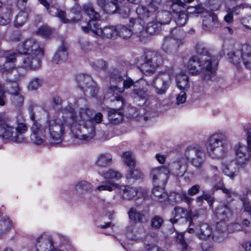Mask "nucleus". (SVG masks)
Segmentation results:
<instances>
[{
    "label": "nucleus",
    "mask_w": 251,
    "mask_h": 251,
    "mask_svg": "<svg viewBox=\"0 0 251 251\" xmlns=\"http://www.w3.org/2000/svg\"><path fill=\"white\" fill-rule=\"evenodd\" d=\"M65 123L75 138L81 142H89L96 136L95 125L100 124L103 115L96 113L92 116V110L87 106L80 107L74 112L71 107H67Z\"/></svg>",
    "instance_id": "nucleus-1"
},
{
    "label": "nucleus",
    "mask_w": 251,
    "mask_h": 251,
    "mask_svg": "<svg viewBox=\"0 0 251 251\" xmlns=\"http://www.w3.org/2000/svg\"><path fill=\"white\" fill-rule=\"evenodd\" d=\"M62 119H57L54 116L48 115L43 124L38 122L32 123L30 127V138L36 145H43L46 142L47 129L49 131L48 140L50 144L55 145L62 141V135L68 126L65 123L66 110L62 112Z\"/></svg>",
    "instance_id": "nucleus-2"
},
{
    "label": "nucleus",
    "mask_w": 251,
    "mask_h": 251,
    "mask_svg": "<svg viewBox=\"0 0 251 251\" xmlns=\"http://www.w3.org/2000/svg\"><path fill=\"white\" fill-rule=\"evenodd\" d=\"M115 85H111L108 95H112L111 100H116L119 104V107L124 109L126 106V101L124 99L118 95L119 93H123L125 89L130 88L133 86V93L137 96L140 102L138 103L139 105H145L152 108L153 106L150 105L151 100L147 99L146 91L147 88L145 87V83L147 84L146 79H141L135 82L129 77L122 78L120 75L111 76L110 84L114 83Z\"/></svg>",
    "instance_id": "nucleus-3"
},
{
    "label": "nucleus",
    "mask_w": 251,
    "mask_h": 251,
    "mask_svg": "<svg viewBox=\"0 0 251 251\" xmlns=\"http://www.w3.org/2000/svg\"><path fill=\"white\" fill-rule=\"evenodd\" d=\"M16 51L25 55L19 63V67L27 70H36L40 67L43 51L35 39L29 38L19 44Z\"/></svg>",
    "instance_id": "nucleus-4"
},
{
    "label": "nucleus",
    "mask_w": 251,
    "mask_h": 251,
    "mask_svg": "<svg viewBox=\"0 0 251 251\" xmlns=\"http://www.w3.org/2000/svg\"><path fill=\"white\" fill-rule=\"evenodd\" d=\"M28 130L25 119L22 114L14 120L5 115L0 116V137L19 143L23 140V134Z\"/></svg>",
    "instance_id": "nucleus-5"
},
{
    "label": "nucleus",
    "mask_w": 251,
    "mask_h": 251,
    "mask_svg": "<svg viewBox=\"0 0 251 251\" xmlns=\"http://www.w3.org/2000/svg\"><path fill=\"white\" fill-rule=\"evenodd\" d=\"M227 138L223 132H215L207 139L205 147L207 155L214 159L224 157L227 150Z\"/></svg>",
    "instance_id": "nucleus-6"
},
{
    "label": "nucleus",
    "mask_w": 251,
    "mask_h": 251,
    "mask_svg": "<svg viewBox=\"0 0 251 251\" xmlns=\"http://www.w3.org/2000/svg\"><path fill=\"white\" fill-rule=\"evenodd\" d=\"M228 56L234 65L244 66L251 69V46L248 44H242L228 53Z\"/></svg>",
    "instance_id": "nucleus-7"
},
{
    "label": "nucleus",
    "mask_w": 251,
    "mask_h": 251,
    "mask_svg": "<svg viewBox=\"0 0 251 251\" xmlns=\"http://www.w3.org/2000/svg\"><path fill=\"white\" fill-rule=\"evenodd\" d=\"M116 189V194L113 196V200L120 203L125 201H131L135 197L144 200L146 196V192L141 193L138 188L128 185L119 184Z\"/></svg>",
    "instance_id": "nucleus-8"
},
{
    "label": "nucleus",
    "mask_w": 251,
    "mask_h": 251,
    "mask_svg": "<svg viewBox=\"0 0 251 251\" xmlns=\"http://www.w3.org/2000/svg\"><path fill=\"white\" fill-rule=\"evenodd\" d=\"M172 76L170 73H159L152 81L146 79L145 87L151 85L158 95L165 94L171 82Z\"/></svg>",
    "instance_id": "nucleus-9"
},
{
    "label": "nucleus",
    "mask_w": 251,
    "mask_h": 251,
    "mask_svg": "<svg viewBox=\"0 0 251 251\" xmlns=\"http://www.w3.org/2000/svg\"><path fill=\"white\" fill-rule=\"evenodd\" d=\"M161 61V58L156 52H148L140 57L139 68L144 74L148 75L154 72Z\"/></svg>",
    "instance_id": "nucleus-10"
},
{
    "label": "nucleus",
    "mask_w": 251,
    "mask_h": 251,
    "mask_svg": "<svg viewBox=\"0 0 251 251\" xmlns=\"http://www.w3.org/2000/svg\"><path fill=\"white\" fill-rule=\"evenodd\" d=\"M16 57L17 54L15 53L5 56L4 64L0 65V72L3 75H7L6 80L9 82H17L23 77L21 74H19L17 69L13 68L14 66L12 64L16 60Z\"/></svg>",
    "instance_id": "nucleus-11"
},
{
    "label": "nucleus",
    "mask_w": 251,
    "mask_h": 251,
    "mask_svg": "<svg viewBox=\"0 0 251 251\" xmlns=\"http://www.w3.org/2000/svg\"><path fill=\"white\" fill-rule=\"evenodd\" d=\"M247 142L248 146L238 143L234 147L236 160L240 164H243L251 159V129L247 131Z\"/></svg>",
    "instance_id": "nucleus-12"
},
{
    "label": "nucleus",
    "mask_w": 251,
    "mask_h": 251,
    "mask_svg": "<svg viewBox=\"0 0 251 251\" xmlns=\"http://www.w3.org/2000/svg\"><path fill=\"white\" fill-rule=\"evenodd\" d=\"M185 156L191 163L198 168H201L204 161V153L202 148L199 145L188 147Z\"/></svg>",
    "instance_id": "nucleus-13"
},
{
    "label": "nucleus",
    "mask_w": 251,
    "mask_h": 251,
    "mask_svg": "<svg viewBox=\"0 0 251 251\" xmlns=\"http://www.w3.org/2000/svg\"><path fill=\"white\" fill-rule=\"evenodd\" d=\"M90 25L91 31L97 36L113 39L118 36L117 25H108L101 28L99 23L93 22H91Z\"/></svg>",
    "instance_id": "nucleus-14"
},
{
    "label": "nucleus",
    "mask_w": 251,
    "mask_h": 251,
    "mask_svg": "<svg viewBox=\"0 0 251 251\" xmlns=\"http://www.w3.org/2000/svg\"><path fill=\"white\" fill-rule=\"evenodd\" d=\"M217 62L215 57L206 56L201 58V77L206 80H211L215 76Z\"/></svg>",
    "instance_id": "nucleus-15"
},
{
    "label": "nucleus",
    "mask_w": 251,
    "mask_h": 251,
    "mask_svg": "<svg viewBox=\"0 0 251 251\" xmlns=\"http://www.w3.org/2000/svg\"><path fill=\"white\" fill-rule=\"evenodd\" d=\"M129 26L130 27H128L124 25H118V36L123 38H127L130 37L133 33L135 34L140 33L144 29L143 24L138 20H130Z\"/></svg>",
    "instance_id": "nucleus-16"
},
{
    "label": "nucleus",
    "mask_w": 251,
    "mask_h": 251,
    "mask_svg": "<svg viewBox=\"0 0 251 251\" xmlns=\"http://www.w3.org/2000/svg\"><path fill=\"white\" fill-rule=\"evenodd\" d=\"M170 172L169 168L166 166L152 168L151 171V176L154 185L165 184L168 178Z\"/></svg>",
    "instance_id": "nucleus-17"
},
{
    "label": "nucleus",
    "mask_w": 251,
    "mask_h": 251,
    "mask_svg": "<svg viewBox=\"0 0 251 251\" xmlns=\"http://www.w3.org/2000/svg\"><path fill=\"white\" fill-rule=\"evenodd\" d=\"M83 10L85 13L89 17L90 20L86 25H81V29L82 31L85 33H88L90 30V23L91 22L94 23H98L97 21L100 19V16L99 14L95 11L92 5L90 3H86L83 5Z\"/></svg>",
    "instance_id": "nucleus-18"
},
{
    "label": "nucleus",
    "mask_w": 251,
    "mask_h": 251,
    "mask_svg": "<svg viewBox=\"0 0 251 251\" xmlns=\"http://www.w3.org/2000/svg\"><path fill=\"white\" fill-rule=\"evenodd\" d=\"M182 42L180 39L173 37L172 35L165 36L162 45V50L167 53H175Z\"/></svg>",
    "instance_id": "nucleus-19"
},
{
    "label": "nucleus",
    "mask_w": 251,
    "mask_h": 251,
    "mask_svg": "<svg viewBox=\"0 0 251 251\" xmlns=\"http://www.w3.org/2000/svg\"><path fill=\"white\" fill-rule=\"evenodd\" d=\"M81 88L85 92H89L92 96H94L98 91L92 77L89 75L80 76L79 78Z\"/></svg>",
    "instance_id": "nucleus-20"
},
{
    "label": "nucleus",
    "mask_w": 251,
    "mask_h": 251,
    "mask_svg": "<svg viewBox=\"0 0 251 251\" xmlns=\"http://www.w3.org/2000/svg\"><path fill=\"white\" fill-rule=\"evenodd\" d=\"M194 214L195 213L188 211L182 207L176 206L174 208V210L172 212L174 218L171 219L170 221L173 224L177 223L180 219H182L183 221L186 222L188 219L191 218Z\"/></svg>",
    "instance_id": "nucleus-21"
},
{
    "label": "nucleus",
    "mask_w": 251,
    "mask_h": 251,
    "mask_svg": "<svg viewBox=\"0 0 251 251\" xmlns=\"http://www.w3.org/2000/svg\"><path fill=\"white\" fill-rule=\"evenodd\" d=\"M34 251H53L52 242L46 236H41L36 240Z\"/></svg>",
    "instance_id": "nucleus-22"
},
{
    "label": "nucleus",
    "mask_w": 251,
    "mask_h": 251,
    "mask_svg": "<svg viewBox=\"0 0 251 251\" xmlns=\"http://www.w3.org/2000/svg\"><path fill=\"white\" fill-rule=\"evenodd\" d=\"M94 163L98 167H108L112 164V156L107 152L100 153L95 157Z\"/></svg>",
    "instance_id": "nucleus-23"
},
{
    "label": "nucleus",
    "mask_w": 251,
    "mask_h": 251,
    "mask_svg": "<svg viewBox=\"0 0 251 251\" xmlns=\"http://www.w3.org/2000/svg\"><path fill=\"white\" fill-rule=\"evenodd\" d=\"M187 70L190 74L194 75L201 73V58L196 56L191 57L188 62Z\"/></svg>",
    "instance_id": "nucleus-24"
},
{
    "label": "nucleus",
    "mask_w": 251,
    "mask_h": 251,
    "mask_svg": "<svg viewBox=\"0 0 251 251\" xmlns=\"http://www.w3.org/2000/svg\"><path fill=\"white\" fill-rule=\"evenodd\" d=\"M164 16L167 17L166 21H161L157 22L156 21H152L148 24L146 27V32L150 34H153L159 30V28L162 25L168 24L170 22V14L168 12H165Z\"/></svg>",
    "instance_id": "nucleus-25"
},
{
    "label": "nucleus",
    "mask_w": 251,
    "mask_h": 251,
    "mask_svg": "<svg viewBox=\"0 0 251 251\" xmlns=\"http://www.w3.org/2000/svg\"><path fill=\"white\" fill-rule=\"evenodd\" d=\"M212 233V229L207 223H202L198 225L197 235L199 238L205 240L210 237Z\"/></svg>",
    "instance_id": "nucleus-26"
},
{
    "label": "nucleus",
    "mask_w": 251,
    "mask_h": 251,
    "mask_svg": "<svg viewBox=\"0 0 251 251\" xmlns=\"http://www.w3.org/2000/svg\"><path fill=\"white\" fill-rule=\"evenodd\" d=\"M226 14L224 16V21L227 23H231L233 21V15H238L239 13V7L235 6V4H230L229 0H226Z\"/></svg>",
    "instance_id": "nucleus-27"
},
{
    "label": "nucleus",
    "mask_w": 251,
    "mask_h": 251,
    "mask_svg": "<svg viewBox=\"0 0 251 251\" xmlns=\"http://www.w3.org/2000/svg\"><path fill=\"white\" fill-rule=\"evenodd\" d=\"M216 214L221 221H228L232 217V212L227 205H220L216 209Z\"/></svg>",
    "instance_id": "nucleus-28"
},
{
    "label": "nucleus",
    "mask_w": 251,
    "mask_h": 251,
    "mask_svg": "<svg viewBox=\"0 0 251 251\" xmlns=\"http://www.w3.org/2000/svg\"><path fill=\"white\" fill-rule=\"evenodd\" d=\"M218 18L217 15L214 13L204 17L202 22V28L205 30H210L213 29L217 24Z\"/></svg>",
    "instance_id": "nucleus-29"
},
{
    "label": "nucleus",
    "mask_w": 251,
    "mask_h": 251,
    "mask_svg": "<svg viewBox=\"0 0 251 251\" xmlns=\"http://www.w3.org/2000/svg\"><path fill=\"white\" fill-rule=\"evenodd\" d=\"M151 198L154 201H158L160 202L165 201L169 197L167 194L165 192L163 187L159 186H155L152 190Z\"/></svg>",
    "instance_id": "nucleus-30"
},
{
    "label": "nucleus",
    "mask_w": 251,
    "mask_h": 251,
    "mask_svg": "<svg viewBox=\"0 0 251 251\" xmlns=\"http://www.w3.org/2000/svg\"><path fill=\"white\" fill-rule=\"evenodd\" d=\"M67 56V48L64 45H62L53 56L51 61L53 64H59L65 61Z\"/></svg>",
    "instance_id": "nucleus-31"
},
{
    "label": "nucleus",
    "mask_w": 251,
    "mask_h": 251,
    "mask_svg": "<svg viewBox=\"0 0 251 251\" xmlns=\"http://www.w3.org/2000/svg\"><path fill=\"white\" fill-rule=\"evenodd\" d=\"M176 82L177 87L180 90H187L190 87L189 78L187 75L180 73L176 75Z\"/></svg>",
    "instance_id": "nucleus-32"
},
{
    "label": "nucleus",
    "mask_w": 251,
    "mask_h": 251,
    "mask_svg": "<svg viewBox=\"0 0 251 251\" xmlns=\"http://www.w3.org/2000/svg\"><path fill=\"white\" fill-rule=\"evenodd\" d=\"M173 174L177 176H183L187 171V165L181 161L174 162L171 165Z\"/></svg>",
    "instance_id": "nucleus-33"
},
{
    "label": "nucleus",
    "mask_w": 251,
    "mask_h": 251,
    "mask_svg": "<svg viewBox=\"0 0 251 251\" xmlns=\"http://www.w3.org/2000/svg\"><path fill=\"white\" fill-rule=\"evenodd\" d=\"M156 241L154 238L147 235L144 241L145 248L147 251H165L156 245Z\"/></svg>",
    "instance_id": "nucleus-34"
},
{
    "label": "nucleus",
    "mask_w": 251,
    "mask_h": 251,
    "mask_svg": "<svg viewBox=\"0 0 251 251\" xmlns=\"http://www.w3.org/2000/svg\"><path fill=\"white\" fill-rule=\"evenodd\" d=\"M200 189V186L199 185L196 184L193 185L188 190L187 194L185 193L182 194L181 200L188 204H190L193 201V199L188 195H195L199 192Z\"/></svg>",
    "instance_id": "nucleus-35"
},
{
    "label": "nucleus",
    "mask_w": 251,
    "mask_h": 251,
    "mask_svg": "<svg viewBox=\"0 0 251 251\" xmlns=\"http://www.w3.org/2000/svg\"><path fill=\"white\" fill-rule=\"evenodd\" d=\"M238 165L235 161H231L229 164H225L223 168V173L230 178H233L238 173Z\"/></svg>",
    "instance_id": "nucleus-36"
},
{
    "label": "nucleus",
    "mask_w": 251,
    "mask_h": 251,
    "mask_svg": "<svg viewBox=\"0 0 251 251\" xmlns=\"http://www.w3.org/2000/svg\"><path fill=\"white\" fill-rule=\"evenodd\" d=\"M108 118L110 123L118 124L123 120V115L120 111L112 109L108 111Z\"/></svg>",
    "instance_id": "nucleus-37"
},
{
    "label": "nucleus",
    "mask_w": 251,
    "mask_h": 251,
    "mask_svg": "<svg viewBox=\"0 0 251 251\" xmlns=\"http://www.w3.org/2000/svg\"><path fill=\"white\" fill-rule=\"evenodd\" d=\"M198 215L195 213L191 218L188 219L185 222L186 225L188 226L186 231L190 234H196L198 225H196V220L198 218Z\"/></svg>",
    "instance_id": "nucleus-38"
},
{
    "label": "nucleus",
    "mask_w": 251,
    "mask_h": 251,
    "mask_svg": "<svg viewBox=\"0 0 251 251\" xmlns=\"http://www.w3.org/2000/svg\"><path fill=\"white\" fill-rule=\"evenodd\" d=\"M52 10H49V14L53 16L57 17L63 23L66 24L71 22L70 19L66 17L65 11L58 8L51 6Z\"/></svg>",
    "instance_id": "nucleus-39"
},
{
    "label": "nucleus",
    "mask_w": 251,
    "mask_h": 251,
    "mask_svg": "<svg viewBox=\"0 0 251 251\" xmlns=\"http://www.w3.org/2000/svg\"><path fill=\"white\" fill-rule=\"evenodd\" d=\"M128 215L129 219L135 223L142 222L145 216L142 212L137 211L134 208H131L129 210Z\"/></svg>",
    "instance_id": "nucleus-40"
},
{
    "label": "nucleus",
    "mask_w": 251,
    "mask_h": 251,
    "mask_svg": "<svg viewBox=\"0 0 251 251\" xmlns=\"http://www.w3.org/2000/svg\"><path fill=\"white\" fill-rule=\"evenodd\" d=\"M184 233L185 232L177 233L176 243L181 251H188L189 247L185 240Z\"/></svg>",
    "instance_id": "nucleus-41"
},
{
    "label": "nucleus",
    "mask_w": 251,
    "mask_h": 251,
    "mask_svg": "<svg viewBox=\"0 0 251 251\" xmlns=\"http://www.w3.org/2000/svg\"><path fill=\"white\" fill-rule=\"evenodd\" d=\"M124 162L129 168H134L135 165V158L133 154L130 151H125L121 155Z\"/></svg>",
    "instance_id": "nucleus-42"
},
{
    "label": "nucleus",
    "mask_w": 251,
    "mask_h": 251,
    "mask_svg": "<svg viewBox=\"0 0 251 251\" xmlns=\"http://www.w3.org/2000/svg\"><path fill=\"white\" fill-rule=\"evenodd\" d=\"M70 12L74 15L70 19L71 22H78L81 21L82 19L81 8L79 4H75L70 9Z\"/></svg>",
    "instance_id": "nucleus-43"
},
{
    "label": "nucleus",
    "mask_w": 251,
    "mask_h": 251,
    "mask_svg": "<svg viewBox=\"0 0 251 251\" xmlns=\"http://www.w3.org/2000/svg\"><path fill=\"white\" fill-rule=\"evenodd\" d=\"M93 188V185L89 182L83 180L77 182L75 185V190L79 193L88 192Z\"/></svg>",
    "instance_id": "nucleus-44"
},
{
    "label": "nucleus",
    "mask_w": 251,
    "mask_h": 251,
    "mask_svg": "<svg viewBox=\"0 0 251 251\" xmlns=\"http://www.w3.org/2000/svg\"><path fill=\"white\" fill-rule=\"evenodd\" d=\"M119 187V183L114 182H110L107 184H103L96 187V192H101L103 191H107L112 192Z\"/></svg>",
    "instance_id": "nucleus-45"
},
{
    "label": "nucleus",
    "mask_w": 251,
    "mask_h": 251,
    "mask_svg": "<svg viewBox=\"0 0 251 251\" xmlns=\"http://www.w3.org/2000/svg\"><path fill=\"white\" fill-rule=\"evenodd\" d=\"M176 13L175 20L176 24L180 26L185 25L187 20V15L186 13L180 11H174Z\"/></svg>",
    "instance_id": "nucleus-46"
},
{
    "label": "nucleus",
    "mask_w": 251,
    "mask_h": 251,
    "mask_svg": "<svg viewBox=\"0 0 251 251\" xmlns=\"http://www.w3.org/2000/svg\"><path fill=\"white\" fill-rule=\"evenodd\" d=\"M203 200L207 201L209 205L211 206L213 204V198L212 196L207 192H203L201 196L197 198L196 202L199 206H201L202 204Z\"/></svg>",
    "instance_id": "nucleus-47"
},
{
    "label": "nucleus",
    "mask_w": 251,
    "mask_h": 251,
    "mask_svg": "<svg viewBox=\"0 0 251 251\" xmlns=\"http://www.w3.org/2000/svg\"><path fill=\"white\" fill-rule=\"evenodd\" d=\"M101 176H102L105 179L113 178L119 179L122 177V175L120 172L112 169H109L108 170L103 172L101 174Z\"/></svg>",
    "instance_id": "nucleus-48"
},
{
    "label": "nucleus",
    "mask_w": 251,
    "mask_h": 251,
    "mask_svg": "<svg viewBox=\"0 0 251 251\" xmlns=\"http://www.w3.org/2000/svg\"><path fill=\"white\" fill-rule=\"evenodd\" d=\"M27 18V14L24 11H20L17 15L14 20V25L15 26L20 27L22 26L26 21Z\"/></svg>",
    "instance_id": "nucleus-49"
},
{
    "label": "nucleus",
    "mask_w": 251,
    "mask_h": 251,
    "mask_svg": "<svg viewBox=\"0 0 251 251\" xmlns=\"http://www.w3.org/2000/svg\"><path fill=\"white\" fill-rule=\"evenodd\" d=\"M14 225L13 222L9 218H3L0 221V232L4 233L7 231Z\"/></svg>",
    "instance_id": "nucleus-50"
},
{
    "label": "nucleus",
    "mask_w": 251,
    "mask_h": 251,
    "mask_svg": "<svg viewBox=\"0 0 251 251\" xmlns=\"http://www.w3.org/2000/svg\"><path fill=\"white\" fill-rule=\"evenodd\" d=\"M24 97L20 92L10 96L12 103L16 106L21 105L24 102Z\"/></svg>",
    "instance_id": "nucleus-51"
},
{
    "label": "nucleus",
    "mask_w": 251,
    "mask_h": 251,
    "mask_svg": "<svg viewBox=\"0 0 251 251\" xmlns=\"http://www.w3.org/2000/svg\"><path fill=\"white\" fill-rule=\"evenodd\" d=\"M213 179L214 181L213 183H214V188L215 190H222L225 187L222 179L219 174H215Z\"/></svg>",
    "instance_id": "nucleus-52"
},
{
    "label": "nucleus",
    "mask_w": 251,
    "mask_h": 251,
    "mask_svg": "<svg viewBox=\"0 0 251 251\" xmlns=\"http://www.w3.org/2000/svg\"><path fill=\"white\" fill-rule=\"evenodd\" d=\"M133 228V226H128L126 230V236L129 240L137 241L140 238V237L135 234Z\"/></svg>",
    "instance_id": "nucleus-53"
},
{
    "label": "nucleus",
    "mask_w": 251,
    "mask_h": 251,
    "mask_svg": "<svg viewBox=\"0 0 251 251\" xmlns=\"http://www.w3.org/2000/svg\"><path fill=\"white\" fill-rule=\"evenodd\" d=\"M11 11L5 10V12L0 15V25H6L10 22Z\"/></svg>",
    "instance_id": "nucleus-54"
},
{
    "label": "nucleus",
    "mask_w": 251,
    "mask_h": 251,
    "mask_svg": "<svg viewBox=\"0 0 251 251\" xmlns=\"http://www.w3.org/2000/svg\"><path fill=\"white\" fill-rule=\"evenodd\" d=\"M52 32L51 29L47 25L41 26L36 31V34L44 38L48 37Z\"/></svg>",
    "instance_id": "nucleus-55"
},
{
    "label": "nucleus",
    "mask_w": 251,
    "mask_h": 251,
    "mask_svg": "<svg viewBox=\"0 0 251 251\" xmlns=\"http://www.w3.org/2000/svg\"><path fill=\"white\" fill-rule=\"evenodd\" d=\"M163 223V219L159 216H155L151 220V226L154 229L160 228Z\"/></svg>",
    "instance_id": "nucleus-56"
},
{
    "label": "nucleus",
    "mask_w": 251,
    "mask_h": 251,
    "mask_svg": "<svg viewBox=\"0 0 251 251\" xmlns=\"http://www.w3.org/2000/svg\"><path fill=\"white\" fill-rule=\"evenodd\" d=\"M11 84L7 86L8 93L11 95L20 92V87L17 82H12Z\"/></svg>",
    "instance_id": "nucleus-57"
},
{
    "label": "nucleus",
    "mask_w": 251,
    "mask_h": 251,
    "mask_svg": "<svg viewBox=\"0 0 251 251\" xmlns=\"http://www.w3.org/2000/svg\"><path fill=\"white\" fill-rule=\"evenodd\" d=\"M130 170L128 176H127V177L137 179L142 177V173L139 170L135 169V165L134 166V168L132 167L131 169H130Z\"/></svg>",
    "instance_id": "nucleus-58"
},
{
    "label": "nucleus",
    "mask_w": 251,
    "mask_h": 251,
    "mask_svg": "<svg viewBox=\"0 0 251 251\" xmlns=\"http://www.w3.org/2000/svg\"><path fill=\"white\" fill-rule=\"evenodd\" d=\"M136 13L140 19H144L149 17L148 10L146 7L139 5L136 8Z\"/></svg>",
    "instance_id": "nucleus-59"
},
{
    "label": "nucleus",
    "mask_w": 251,
    "mask_h": 251,
    "mask_svg": "<svg viewBox=\"0 0 251 251\" xmlns=\"http://www.w3.org/2000/svg\"><path fill=\"white\" fill-rule=\"evenodd\" d=\"M41 80L37 78H35L31 80L29 82L28 88L29 90H36L41 85Z\"/></svg>",
    "instance_id": "nucleus-60"
},
{
    "label": "nucleus",
    "mask_w": 251,
    "mask_h": 251,
    "mask_svg": "<svg viewBox=\"0 0 251 251\" xmlns=\"http://www.w3.org/2000/svg\"><path fill=\"white\" fill-rule=\"evenodd\" d=\"M79 45L81 49L86 52L90 51L93 46L90 42L85 40H81L79 41Z\"/></svg>",
    "instance_id": "nucleus-61"
},
{
    "label": "nucleus",
    "mask_w": 251,
    "mask_h": 251,
    "mask_svg": "<svg viewBox=\"0 0 251 251\" xmlns=\"http://www.w3.org/2000/svg\"><path fill=\"white\" fill-rule=\"evenodd\" d=\"M186 91L187 90H181L180 93L176 96V104L179 105L184 103L186 100Z\"/></svg>",
    "instance_id": "nucleus-62"
},
{
    "label": "nucleus",
    "mask_w": 251,
    "mask_h": 251,
    "mask_svg": "<svg viewBox=\"0 0 251 251\" xmlns=\"http://www.w3.org/2000/svg\"><path fill=\"white\" fill-rule=\"evenodd\" d=\"M204 8L201 6H189L187 8V11L188 14H199L202 13Z\"/></svg>",
    "instance_id": "nucleus-63"
},
{
    "label": "nucleus",
    "mask_w": 251,
    "mask_h": 251,
    "mask_svg": "<svg viewBox=\"0 0 251 251\" xmlns=\"http://www.w3.org/2000/svg\"><path fill=\"white\" fill-rule=\"evenodd\" d=\"M185 5V3L181 0H172L171 8L173 11H178L177 9L178 7L184 8Z\"/></svg>",
    "instance_id": "nucleus-64"
}]
</instances>
